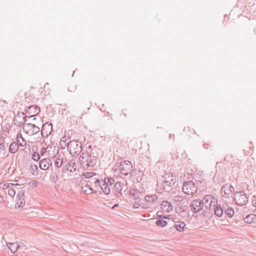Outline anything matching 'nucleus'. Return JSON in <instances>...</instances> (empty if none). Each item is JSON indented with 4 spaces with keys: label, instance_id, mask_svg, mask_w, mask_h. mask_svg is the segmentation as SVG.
Masks as SVG:
<instances>
[{
    "label": "nucleus",
    "instance_id": "6e6552de",
    "mask_svg": "<svg viewBox=\"0 0 256 256\" xmlns=\"http://www.w3.org/2000/svg\"><path fill=\"white\" fill-rule=\"evenodd\" d=\"M22 128L24 131H26V133L30 136H32L39 132L40 128L36 125L30 124L25 123L23 124Z\"/></svg>",
    "mask_w": 256,
    "mask_h": 256
},
{
    "label": "nucleus",
    "instance_id": "473e14b6",
    "mask_svg": "<svg viewBox=\"0 0 256 256\" xmlns=\"http://www.w3.org/2000/svg\"><path fill=\"white\" fill-rule=\"evenodd\" d=\"M8 194L11 197H14L15 194V190L13 188H10L8 192Z\"/></svg>",
    "mask_w": 256,
    "mask_h": 256
},
{
    "label": "nucleus",
    "instance_id": "ddd939ff",
    "mask_svg": "<svg viewBox=\"0 0 256 256\" xmlns=\"http://www.w3.org/2000/svg\"><path fill=\"white\" fill-rule=\"evenodd\" d=\"M52 130V126L51 123L46 122L42 125L41 134L42 136L47 137L50 134Z\"/></svg>",
    "mask_w": 256,
    "mask_h": 256
},
{
    "label": "nucleus",
    "instance_id": "9b49d317",
    "mask_svg": "<svg viewBox=\"0 0 256 256\" xmlns=\"http://www.w3.org/2000/svg\"><path fill=\"white\" fill-rule=\"evenodd\" d=\"M94 184L95 186H100L106 194H108L110 193V188L108 185L106 184V180H99L98 178H97L95 180Z\"/></svg>",
    "mask_w": 256,
    "mask_h": 256
},
{
    "label": "nucleus",
    "instance_id": "f8f14e48",
    "mask_svg": "<svg viewBox=\"0 0 256 256\" xmlns=\"http://www.w3.org/2000/svg\"><path fill=\"white\" fill-rule=\"evenodd\" d=\"M202 204L200 200H193L190 204L191 210L194 213H198L202 209Z\"/></svg>",
    "mask_w": 256,
    "mask_h": 256
},
{
    "label": "nucleus",
    "instance_id": "f3484780",
    "mask_svg": "<svg viewBox=\"0 0 256 256\" xmlns=\"http://www.w3.org/2000/svg\"><path fill=\"white\" fill-rule=\"evenodd\" d=\"M124 185L123 184L120 182H116L114 184V190L117 192L116 194V196H122V190H123Z\"/></svg>",
    "mask_w": 256,
    "mask_h": 256
},
{
    "label": "nucleus",
    "instance_id": "e433bc0d",
    "mask_svg": "<svg viewBox=\"0 0 256 256\" xmlns=\"http://www.w3.org/2000/svg\"><path fill=\"white\" fill-rule=\"evenodd\" d=\"M6 148V147L4 144L3 142L0 143V150H4Z\"/></svg>",
    "mask_w": 256,
    "mask_h": 256
},
{
    "label": "nucleus",
    "instance_id": "39448f33",
    "mask_svg": "<svg viewBox=\"0 0 256 256\" xmlns=\"http://www.w3.org/2000/svg\"><path fill=\"white\" fill-rule=\"evenodd\" d=\"M217 202V199L210 194L205 196L202 200V206L210 210H211L212 208L216 204Z\"/></svg>",
    "mask_w": 256,
    "mask_h": 256
},
{
    "label": "nucleus",
    "instance_id": "20e7f679",
    "mask_svg": "<svg viewBox=\"0 0 256 256\" xmlns=\"http://www.w3.org/2000/svg\"><path fill=\"white\" fill-rule=\"evenodd\" d=\"M182 190L188 195H192L197 192L198 187L193 181H186L183 184Z\"/></svg>",
    "mask_w": 256,
    "mask_h": 256
},
{
    "label": "nucleus",
    "instance_id": "de8ad7c7",
    "mask_svg": "<svg viewBox=\"0 0 256 256\" xmlns=\"http://www.w3.org/2000/svg\"><path fill=\"white\" fill-rule=\"evenodd\" d=\"M174 136V134H172H172H170V138H172V136Z\"/></svg>",
    "mask_w": 256,
    "mask_h": 256
},
{
    "label": "nucleus",
    "instance_id": "603ef678",
    "mask_svg": "<svg viewBox=\"0 0 256 256\" xmlns=\"http://www.w3.org/2000/svg\"><path fill=\"white\" fill-rule=\"evenodd\" d=\"M87 182L90 183V180H89L88 182Z\"/></svg>",
    "mask_w": 256,
    "mask_h": 256
},
{
    "label": "nucleus",
    "instance_id": "a18cd8bd",
    "mask_svg": "<svg viewBox=\"0 0 256 256\" xmlns=\"http://www.w3.org/2000/svg\"><path fill=\"white\" fill-rule=\"evenodd\" d=\"M162 218H165V219H166V218H167V216H164L162 217Z\"/></svg>",
    "mask_w": 256,
    "mask_h": 256
},
{
    "label": "nucleus",
    "instance_id": "2eb2a0df",
    "mask_svg": "<svg viewBox=\"0 0 256 256\" xmlns=\"http://www.w3.org/2000/svg\"><path fill=\"white\" fill-rule=\"evenodd\" d=\"M52 164L51 160L48 158H45L40 161L39 167L42 170H47Z\"/></svg>",
    "mask_w": 256,
    "mask_h": 256
},
{
    "label": "nucleus",
    "instance_id": "f03ea898",
    "mask_svg": "<svg viewBox=\"0 0 256 256\" xmlns=\"http://www.w3.org/2000/svg\"><path fill=\"white\" fill-rule=\"evenodd\" d=\"M66 146L68 150L72 155H78L82 152V144L77 140H70Z\"/></svg>",
    "mask_w": 256,
    "mask_h": 256
},
{
    "label": "nucleus",
    "instance_id": "aec40b11",
    "mask_svg": "<svg viewBox=\"0 0 256 256\" xmlns=\"http://www.w3.org/2000/svg\"><path fill=\"white\" fill-rule=\"evenodd\" d=\"M129 193L135 200L138 199L142 194L141 192L136 188H130Z\"/></svg>",
    "mask_w": 256,
    "mask_h": 256
},
{
    "label": "nucleus",
    "instance_id": "09e8293b",
    "mask_svg": "<svg viewBox=\"0 0 256 256\" xmlns=\"http://www.w3.org/2000/svg\"><path fill=\"white\" fill-rule=\"evenodd\" d=\"M174 136V134H172H172H170V138H172V136Z\"/></svg>",
    "mask_w": 256,
    "mask_h": 256
},
{
    "label": "nucleus",
    "instance_id": "4c0bfd02",
    "mask_svg": "<svg viewBox=\"0 0 256 256\" xmlns=\"http://www.w3.org/2000/svg\"><path fill=\"white\" fill-rule=\"evenodd\" d=\"M140 205V204L138 202H134V208H138Z\"/></svg>",
    "mask_w": 256,
    "mask_h": 256
},
{
    "label": "nucleus",
    "instance_id": "5701e85b",
    "mask_svg": "<svg viewBox=\"0 0 256 256\" xmlns=\"http://www.w3.org/2000/svg\"><path fill=\"white\" fill-rule=\"evenodd\" d=\"M224 209L225 214H226L229 218H231L234 215V210L232 208L228 207V205L226 206H224Z\"/></svg>",
    "mask_w": 256,
    "mask_h": 256
},
{
    "label": "nucleus",
    "instance_id": "a878e982",
    "mask_svg": "<svg viewBox=\"0 0 256 256\" xmlns=\"http://www.w3.org/2000/svg\"><path fill=\"white\" fill-rule=\"evenodd\" d=\"M158 197L155 194H152L151 196L147 195L145 197V200L147 202H154L156 200Z\"/></svg>",
    "mask_w": 256,
    "mask_h": 256
},
{
    "label": "nucleus",
    "instance_id": "a19ab883",
    "mask_svg": "<svg viewBox=\"0 0 256 256\" xmlns=\"http://www.w3.org/2000/svg\"><path fill=\"white\" fill-rule=\"evenodd\" d=\"M210 144H208V143H204V144H203V147L206 148V149H208V146H210Z\"/></svg>",
    "mask_w": 256,
    "mask_h": 256
},
{
    "label": "nucleus",
    "instance_id": "7c9ffc66",
    "mask_svg": "<svg viewBox=\"0 0 256 256\" xmlns=\"http://www.w3.org/2000/svg\"><path fill=\"white\" fill-rule=\"evenodd\" d=\"M30 172H32L33 174L34 172H38V166L36 164H32L29 169Z\"/></svg>",
    "mask_w": 256,
    "mask_h": 256
},
{
    "label": "nucleus",
    "instance_id": "79ce46f5",
    "mask_svg": "<svg viewBox=\"0 0 256 256\" xmlns=\"http://www.w3.org/2000/svg\"><path fill=\"white\" fill-rule=\"evenodd\" d=\"M96 178H92L90 179V180H92V182H94V183L95 180H96Z\"/></svg>",
    "mask_w": 256,
    "mask_h": 256
},
{
    "label": "nucleus",
    "instance_id": "5fc2aeb1",
    "mask_svg": "<svg viewBox=\"0 0 256 256\" xmlns=\"http://www.w3.org/2000/svg\"><path fill=\"white\" fill-rule=\"evenodd\" d=\"M33 120H36V118H33Z\"/></svg>",
    "mask_w": 256,
    "mask_h": 256
},
{
    "label": "nucleus",
    "instance_id": "9d476101",
    "mask_svg": "<svg viewBox=\"0 0 256 256\" xmlns=\"http://www.w3.org/2000/svg\"><path fill=\"white\" fill-rule=\"evenodd\" d=\"M164 184L166 186H172L176 182V178L171 172H166L163 176Z\"/></svg>",
    "mask_w": 256,
    "mask_h": 256
},
{
    "label": "nucleus",
    "instance_id": "393cba45",
    "mask_svg": "<svg viewBox=\"0 0 256 256\" xmlns=\"http://www.w3.org/2000/svg\"><path fill=\"white\" fill-rule=\"evenodd\" d=\"M222 190L223 191L226 198L227 197L228 198L230 196L232 195L229 190V184H224L222 187ZM223 196H224V195H223Z\"/></svg>",
    "mask_w": 256,
    "mask_h": 256
},
{
    "label": "nucleus",
    "instance_id": "b1692460",
    "mask_svg": "<svg viewBox=\"0 0 256 256\" xmlns=\"http://www.w3.org/2000/svg\"><path fill=\"white\" fill-rule=\"evenodd\" d=\"M186 224L183 222H178L174 224V227L178 231L182 232L184 230Z\"/></svg>",
    "mask_w": 256,
    "mask_h": 256
},
{
    "label": "nucleus",
    "instance_id": "ea45409f",
    "mask_svg": "<svg viewBox=\"0 0 256 256\" xmlns=\"http://www.w3.org/2000/svg\"><path fill=\"white\" fill-rule=\"evenodd\" d=\"M254 199L252 200V204L254 206L256 207V196H253Z\"/></svg>",
    "mask_w": 256,
    "mask_h": 256
},
{
    "label": "nucleus",
    "instance_id": "7ed1b4c3",
    "mask_svg": "<svg viewBox=\"0 0 256 256\" xmlns=\"http://www.w3.org/2000/svg\"><path fill=\"white\" fill-rule=\"evenodd\" d=\"M26 144V140L24 138L21 134H18L17 136V142H12L8 150L10 153H16L18 152L19 146H24Z\"/></svg>",
    "mask_w": 256,
    "mask_h": 256
},
{
    "label": "nucleus",
    "instance_id": "0eeeda50",
    "mask_svg": "<svg viewBox=\"0 0 256 256\" xmlns=\"http://www.w3.org/2000/svg\"><path fill=\"white\" fill-rule=\"evenodd\" d=\"M234 200L238 205L244 206L248 202V198L244 190L236 192L234 194Z\"/></svg>",
    "mask_w": 256,
    "mask_h": 256
},
{
    "label": "nucleus",
    "instance_id": "49530a36",
    "mask_svg": "<svg viewBox=\"0 0 256 256\" xmlns=\"http://www.w3.org/2000/svg\"><path fill=\"white\" fill-rule=\"evenodd\" d=\"M174 136V134H172H172H170V138H172V136Z\"/></svg>",
    "mask_w": 256,
    "mask_h": 256
},
{
    "label": "nucleus",
    "instance_id": "a211bd4d",
    "mask_svg": "<svg viewBox=\"0 0 256 256\" xmlns=\"http://www.w3.org/2000/svg\"><path fill=\"white\" fill-rule=\"evenodd\" d=\"M212 210H214V214L218 217H221L224 213V207L222 208L220 204H216L212 208Z\"/></svg>",
    "mask_w": 256,
    "mask_h": 256
},
{
    "label": "nucleus",
    "instance_id": "4be33fe9",
    "mask_svg": "<svg viewBox=\"0 0 256 256\" xmlns=\"http://www.w3.org/2000/svg\"><path fill=\"white\" fill-rule=\"evenodd\" d=\"M6 246L10 250L12 253H14L18 250L19 245L16 242H8L6 243Z\"/></svg>",
    "mask_w": 256,
    "mask_h": 256
},
{
    "label": "nucleus",
    "instance_id": "6ab92c4d",
    "mask_svg": "<svg viewBox=\"0 0 256 256\" xmlns=\"http://www.w3.org/2000/svg\"><path fill=\"white\" fill-rule=\"evenodd\" d=\"M244 222L248 224H256V214H252L246 216L244 218Z\"/></svg>",
    "mask_w": 256,
    "mask_h": 256
},
{
    "label": "nucleus",
    "instance_id": "412c9836",
    "mask_svg": "<svg viewBox=\"0 0 256 256\" xmlns=\"http://www.w3.org/2000/svg\"><path fill=\"white\" fill-rule=\"evenodd\" d=\"M162 208L163 210L169 212L172 209V206L170 202L167 201H163L162 204Z\"/></svg>",
    "mask_w": 256,
    "mask_h": 256
},
{
    "label": "nucleus",
    "instance_id": "58836bf2",
    "mask_svg": "<svg viewBox=\"0 0 256 256\" xmlns=\"http://www.w3.org/2000/svg\"><path fill=\"white\" fill-rule=\"evenodd\" d=\"M175 200L178 202H182V197L181 196H177L175 197Z\"/></svg>",
    "mask_w": 256,
    "mask_h": 256
},
{
    "label": "nucleus",
    "instance_id": "2f4dec72",
    "mask_svg": "<svg viewBox=\"0 0 256 256\" xmlns=\"http://www.w3.org/2000/svg\"><path fill=\"white\" fill-rule=\"evenodd\" d=\"M104 180H106V184L108 185L110 184V186H112L114 182V180L110 178H106Z\"/></svg>",
    "mask_w": 256,
    "mask_h": 256
},
{
    "label": "nucleus",
    "instance_id": "1a4fd4ad",
    "mask_svg": "<svg viewBox=\"0 0 256 256\" xmlns=\"http://www.w3.org/2000/svg\"><path fill=\"white\" fill-rule=\"evenodd\" d=\"M26 114H27L26 116H24L23 119L26 122V117L29 118L33 117L38 114L40 112V108L38 106L36 105H32L28 106L26 110Z\"/></svg>",
    "mask_w": 256,
    "mask_h": 256
},
{
    "label": "nucleus",
    "instance_id": "c756f323",
    "mask_svg": "<svg viewBox=\"0 0 256 256\" xmlns=\"http://www.w3.org/2000/svg\"><path fill=\"white\" fill-rule=\"evenodd\" d=\"M32 158L36 162H38L40 158L39 153L34 152L32 155Z\"/></svg>",
    "mask_w": 256,
    "mask_h": 256
},
{
    "label": "nucleus",
    "instance_id": "4468645a",
    "mask_svg": "<svg viewBox=\"0 0 256 256\" xmlns=\"http://www.w3.org/2000/svg\"><path fill=\"white\" fill-rule=\"evenodd\" d=\"M76 170L75 162L74 160H71L63 166L62 172H74Z\"/></svg>",
    "mask_w": 256,
    "mask_h": 256
},
{
    "label": "nucleus",
    "instance_id": "423d86ee",
    "mask_svg": "<svg viewBox=\"0 0 256 256\" xmlns=\"http://www.w3.org/2000/svg\"><path fill=\"white\" fill-rule=\"evenodd\" d=\"M120 173L124 176L130 174L132 168V165L130 161H122L118 166Z\"/></svg>",
    "mask_w": 256,
    "mask_h": 256
},
{
    "label": "nucleus",
    "instance_id": "c85d7f7f",
    "mask_svg": "<svg viewBox=\"0 0 256 256\" xmlns=\"http://www.w3.org/2000/svg\"><path fill=\"white\" fill-rule=\"evenodd\" d=\"M156 224L157 226L164 227L167 224V222L164 220H159L156 222Z\"/></svg>",
    "mask_w": 256,
    "mask_h": 256
},
{
    "label": "nucleus",
    "instance_id": "864d4df0",
    "mask_svg": "<svg viewBox=\"0 0 256 256\" xmlns=\"http://www.w3.org/2000/svg\"><path fill=\"white\" fill-rule=\"evenodd\" d=\"M22 114L23 116L24 114V112H22Z\"/></svg>",
    "mask_w": 256,
    "mask_h": 256
},
{
    "label": "nucleus",
    "instance_id": "c03bdc74",
    "mask_svg": "<svg viewBox=\"0 0 256 256\" xmlns=\"http://www.w3.org/2000/svg\"><path fill=\"white\" fill-rule=\"evenodd\" d=\"M118 206V204H115L114 206V208L117 207V206Z\"/></svg>",
    "mask_w": 256,
    "mask_h": 256
},
{
    "label": "nucleus",
    "instance_id": "8fccbe9b",
    "mask_svg": "<svg viewBox=\"0 0 256 256\" xmlns=\"http://www.w3.org/2000/svg\"><path fill=\"white\" fill-rule=\"evenodd\" d=\"M158 217L160 218H162V217L163 216H158Z\"/></svg>",
    "mask_w": 256,
    "mask_h": 256
},
{
    "label": "nucleus",
    "instance_id": "37998d69",
    "mask_svg": "<svg viewBox=\"0 0 256 256\" xmlns=\"http://www.w3.org/2000/svg\"><path fill=\"white\" fill-rule=\"evenodd\" d=\"M2 126L1 123H0V132H1V130L2 129Z\"/></svg>",
    "mask_w": 256,
    "mask_h": 256
},
{
    "label": "nucleus",
    "instance_id": "4d7b16f0",
    "mask_svg": "<svg viewBox=\"0 0 256 256\" xmlns=\"http://www.w3.org/2000/svg\"><path fill=\"white\" fill-rule=\"evenodd\" d=\"M21 140H21V142H22V139H21Z\"/></svg>",
    "mask_w": 256,
    "mask_h": 256
},
{
    "label": "nucleus",
    "instance_id": "72a5a7b5",
    "mask_svg": "<svg viewBox=\"0 0 256 256\" xmlns=\"http://www.w3.org/2000/svg\"><path fill=\"white\" fill-rule=\"evenodd\" d=\"M70 136H66L65 135L64 136H62V138L61 139V141L66 143L68 140H70Z\"/></svg>",
    "mask_w": 256,
    "mask_h": 256
},
{
    "label": "nucleus",
    "instance_id": "cd10ccee",
    "mask_svg": "<svg viewBox=\"0 0 256 256\" xmlns=\"http://www.w3.org/2000/svg\"><path fill=\"white\" fill-rule=\"evenodd\" d=\"M96 175V174L94 172H86L82 176L84 178H92L93 176Z\"/></svg>",
    "mask_w": 256,
    "mask_h": 256
},
{
    "label": "nucleus",
    "instance_id": "f704fd0d",
    "mask_svg": "<svg viewBox=\"0 0 256 256\" xmlns=\"http://www.w3.org/2000/svg\"><path fill=\"white\" fill-rule=\"evenodd\" d=\"M30 183L32 186H36L38 184V182L36 180H32Z\"/></svg>",
    "mask_w": 256,
    "mask_h": 256
},
{
    "label": "nucleus",
    "instance_id": "f257e3e1",
    "mask_svg": "<svg viewBox=\"0 0 256 256\" xmlns=\"http://www.w3.org/2000/svg\"><path fill=\"white\" fill-rule=\"evenodd\" d=\"M100 150L96 146L91 149L90 152H82L79 158L80 164L82 167L88 170L93 168L98 160L97 151Z\"/></svg>",
    "mask_w": 256,
    "mask_h": 256
},
{
    "label": "nucleus",
    "instance_id": "dca6fc26",
    "mask_svg": "<svg viewBox=\"0 0 256 256\" xmlns=\"http://www.w3.org/2000/svg\"><path fill=\"white\" fill-rule=\"evenodd\" d=\"M24 194V193L18 194L16 196V208L18 209L22 208L25 204Z\"/></svg>",
    "mask_w": 256,
    "mask_h": 256
},
{
    "label": "nucleus",
    "instance_id": "bb28decb",
    "mask_svg": "<svg viewBox=\"0 0 256 256\" xmlns=\"http://www.w3.org/2000/svg\"><path fill=\"white\" fill-rule=\"evenodd\" d=\"M63 163V158H60V156H58L54 162V164L57 168H60Z\"/></svg>",
    "mask_w": 256,
    "mask_h": 256
},
{
    "label": "nucleus",
    "instance_id": "6e6d98bb",
    "mask_svg": "<svg viewBox=\"0 0 256 256\" xmlns=\"http://www.w3.org/2000/svg\"><path fill=\"white\" fill-rule=\"evenodd\" d=\"M254 212H256V208L255 209V210H254Z\"/></svg>",
    "mask_w": 256,
    "mask_h": 256
},
{
    "label": "nucleus",
    "instance_id": "c9c22d12",
    "mask_svg": "<svg viewBox=\"0 0 256 256\" xmlns=\"http://www.w3.org/2000/svg\"><path fill=\"white\" fill-rule=\"evenodd\" d=\"M229 190L231 194H234V188L232 186L229 185Z\"/></svg>",
    "mask_w": 256,
    "mask_h": 256
},
{
    "label": "nucleus",
    "instance_id": "3c124183",
    "mask_svg": "<svg viewBox=\"0 0 256 256\" xmlns=\"http://www.w3.org/2000/svg\"><path fill=\"white\" fill-rule=\"evenodd\" d=\"M91 146H88V148H91Z\"/></svg>",
    "mask_w": 256,
    "mask_h": 256
}]
</instances>
